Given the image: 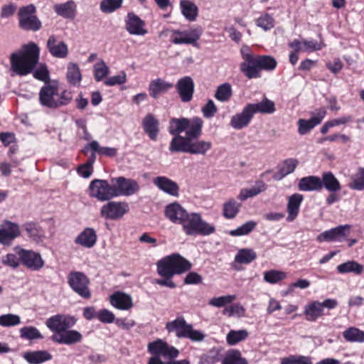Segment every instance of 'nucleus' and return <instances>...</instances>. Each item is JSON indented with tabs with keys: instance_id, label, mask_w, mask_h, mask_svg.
<instances>
[{
	"instance_id": "nucleus-62",
	"label": "nucleus",
	"mask_w": 364,
	"mask_h": 364,
	"mask_svg": "<svg viewBox=\"0 0 364 364\" xmlns=\"http://www.w3.org/2000/svg\"><path fill=\"white\" fill-rule=\"evenodd\" d=\"M127 81V75L124 71L120 72L117 75L112 76L105 81L107 86H114L116 85H122Z\"/></svg>"
},
{
	"instance_id": "nucleus-8",
	"label": "nucleus",
	"mask_w": 364,
	"mask_h": 364,
	"mask_svg": "<svg viewBox=\"0 0 364 364\" xmlns=\"http://www.w3.org/2000/svg\"><path fill=\"white\" fill-rule=\"evenodd\" d=\"M90 196L100 201H107L115 197L112 183L106 180L95 179L90 186Z\"/></svg>"
},
{
	"instance_id": "nucleus-5",
	"label": "nucleus",
	"mask_w": 364,
	"mask_h": 364,
	"mask_svg": "<svg viewBox=\"0 0 364 364\" xmlns=\"http://www.w3.org/2000/svg\"><path fill=\"white\" fill-rule=\"evenodd\" d=\"M181 226L187 235L207 236L215 232V227L204 220L201 215L198 213H188Z\"/></svg>"
},
{
	"instance_id": "nucleus-23",
	"label": "nucleus",
	"mask_w": 364,
	"mask_h": 364,
	"mask_svg": "<svg viewBox=\"0 0 364 364\" xmlns=\"http://www.w3.org/2000/svg\"><path fill=\"white\" fill-rule=\"evenodd\" d=\"M154 185L159 190L173 196H178L179 187L178 184L166 176H157L153 179Z\"/></svg>"
},
{
	"instance_id": "nucleus-53",
	"label": "nucleus",
	"mask_w": 364,
	"mask_h": 364,
	"mask_svg": "<svg viewBox=\"0 0 364 364\" xmlns=\"http://www.w3.org/2000/svg\"><path fill=\"white\" fill-rule=\"evenodd\" d=\"M287 278V273L279 270H269L264 272V280L269 284H276Z\"/></svg>"
},
{
	"instance_id": "nucleus-11",
	"label": "nucleus",
	"mask_w": 364,
	"mask_h": 364,
	"mask_svg": "<svg viewBox=\"0 0 364 364\" xmlns=\"http://www.w3.org/2000/svg\"><path fill=\"white\" fill-rule=\"evenodd\" d=\"M76 322L74 317L65 315V314H56L51 316L46 321V326L54 332L55 335H59L73 327Z\"/></svg>"
},
{
	"instance_id": "nucleus-57",
	"label": "nucleus",
	"mask_w": 364,
	"mask_h": 364,
	"mask_svg": "<svg viewBox=\"0 0 364 364\" xmlns=\"http://www.w3.org/2000/svg\"><path fill=\"white\" fill-rule=\"evenodd\" d=\"M256 25L264 31H269L274 26V20L268 14H263L256 20Z\"/></svg>"
},
{
	"instance_id": "nucleus-35",
	"label": "nucleus",
	"mask_w": 364,
	"mask_h": 364,
	"mask_svg": "<svg viewBox=\"0 0 364 364\" xmlns=\"http://www.w3.org/2000/svg\"><path fill=\"white\" fill-rule=\"evenodd\" d=\"M180 9L185 18L195 21L198 16V9L196 4L189 0H181Z\"/></svg>"
},
{
	"instance_id": "nucleus-12",
	"label": "nucleus",
	"mask_w": 364,
	"mask_h": 364,
	"mask_svg": "<svg viewBox=\"0 0 364 364\" xmlns=\"http://www.w3.org/2000/svg\"><path fill=\"white\" fill-rule=\"evenodd\" d=\"M128 211L127 203L111 201L101 208L100 215L105 219L115 220L122 218Z\"/></svg>"
},
{
	"instance_id": "nucleus-47",
	"label": "nucleus",
	"mask_w": 364,
	"mask_h": 364,
	"mask_svg": "<svg viewBox=\"0 0 364 364\" xmlns=\"http://www.w3.org/2000/svg\"><path fill=\"white\" fill-rule=\"evenodd\" d=\"M343 338L348 342H364V331L354 327H350L343 333Z\"/></svg>"
},
{
	"instance_id": "nucleus-29",
	"label": "nucleus",
	"mask_w": 364,
	"mask_h": 364,
	"mask_svg": "<svg viewBox=\"0 0 364 364\" xmlns=\"http://www.w3.org/2000/svg\"><path fill=\"white\" fill-rule=\"evenodd\" d=\"M171 134L174 135V137L170 142L169 150L171 152L188 153L191 139L181 136L180 134Z\"/></svg>"
},
{
	"instance_id": "nucleus-61",
	"label": "nucleus",
	"mask_w": 364,
	"mask_h": 364,
	"mask_svg": "<svg viewBox=\"0 0 364 364\" xmlns=\"http://www.w3.org/2000/svg\"><path fill=\"white\" fill-rule=\"evenodd\" d=\"M183 338H188L192 341H202L205 338V335L200 331L194 330L192 325L188 324Z\"/></svg>"
},
{
	"instance_id": "nucleus-16",
	"label": "nucleus",
	"mask_w": 364,
	"mask_h": 364,
	"mask_svg": "<svg viewBox=\"0 0 364 364\" xmlns=\"http://www.w3.org/2000/svg\"><path fill=\"white\" fill-rule=\"evenodd\" d=\"M18 255L23 265L33 271H38L44 266V261L38 252L21 250Z\"/></svg>"
},
{
	"instance_id": "nucleus-32",
	"label": "nucleus",
	"mask_w": 364,
	"mask_h": 364,
	"mask_svg": "<svg viewBox=\"0 0 364 364\" xmlns=\"http://www.w3.org/2000/svg\"><path fill=\"white\" fill-rule=\"evenodd\" d=\"M188 325V323H186L185 319L180 317L173 321L167 322L166 324V329L169 333H174L176 337L181 338H183L185 336Z\"/></svg>"
},
{
	"instance_id": "nucleus-39",
	"label": "nucleus",
	"mask_w": 364,
	"mask_h": 364,
	"mask_svg": "<svg viewBox=\"0 0 364 364\" xmlns=\"http://www.w3.org/2000/svg\"><path fill=\"white\" fill-rule=\"evenodd\" d=\"M212 143L208 141L196 140L190 141L188 153L205 156L211 149Z\"/></svg>"
},
{
	"instance_id": "nucleus-15",
	"label": "nucleus",
	"mask_w": 364,
	"mask_h": 364,
	"mask_svg": "<svg viewBox=\"0 0 364 364\" xmlns=\"http://www.w3.org/2000/svg\"><path fill=\"white\" fill-rule=\"evenodd\" d=\"M242 58L247 63H253L256 64L259 68L261 70H274L277 65V60L275 58L270 55H258L255 56L251 54L250 52L245 50H242Z\"/></svg>"
},
{
	"instance_id": "nucleus-30",
	"label": "nucleus",
	"mask_w": 364,
	"mask_h": 364,
	"mask_svg": "<svg viewBox=\"0 0 364 364\" xmlns=\"http://www.w3.org/2000/svg\"><path fill=\"white\" fill-rule=\"evenodd\" d=\"M298 188L301 191H319L322 188V181L317 176L304 177L299 180Z\"/></svg>"
},
{
	"instance_id": "nucleus-48",
	"label": "nucleus",
	"mask_w": 364,
	"mask_h": 364,
	"mask_svg": "<svg viewBox=\"0 0 364 364\" xmlns=\"http://www.w3.org/2000/svg\"><path fill=\"white\" fill-rule=\"evenodd\" d=\"M248 336V332L245 329L235 331L231 330L226 337L227 343L230 346H234L239 342L245 340Z\"/></svg>"
},
{
	"instance_id": "nucleus-14",
	"label": "nucleus",
	"mask_w": 364,
	"mask_h": 364,
	"mask_svg": "<svg viewBox=\"0 0 364 364\" xmlns=\"http://www.w3.org/2000/svg\"><path fill=\"white\" fill-rule=\"evenodd\" d=\"M145 26V21L135 14L132 12L127 14L125 19V28L130 35L145 36L148 33Z\"/></svg>"
},
{
	"instance_id": "nucleus-13",
	"label": "nucleus",
	"mask_w": 364,
	"mask_h": 364,
	"mask_svg": "<svg viewBox=\"0 0 364 364\" xmlns=\"http://www.w3.org/2000/svg\"><path fill=\"white\" fill-rule=\"evenodd\" d=\"M147 348L149 352L154 355L152 358H160V356H163L165 358L173 359L176 358L179 353L176 348L168 346L161 339L149 343Z\"/></svg>"
},
{
	"instance_id": "nucleus-37",
	"label": "nucleus",
	"mask_w": 364,
	"mask_h": 364,
	"mask_svg": "<svg viewBox=\"0 0 364 364\" xmlns=\"http://www.w3.org/2000/svg\"><path fill=\"white\" fill-rule=\"evenodd\" d=\"M23 358L30 364H40L50 360L52 355L46 350H36L25 353Z\"/></svg>"
},
{
	"instance_id": "nucleus-54",
	"label": "nucleus",
	"mask_w": 364,
	"mask_h": 364,
	"mask_svg": "<svg viewBox=\"0 0 364 364\" xmlns=\"http://www.w3.org/2000/svg\"><path fill=\"white\" fill-rule=\"evenodd\" d=\"M240 69L248 78H255L259 76L260 69L253 63H247L245 60L241 63Z\"/></svg>"
},
{
	"instance_id": "nucleus-51",
	"label": "nucleus",
	"mask_w": 364,
	"mask_h": 364,
	"mask_svg": "<svg viewBox=\"0 0 364 364\" xmlns=\"http://www.w3.org/2000/svg\"><path fill=\"white\" fill-rule=\"evenodd\" d=\"M257 225V222L250 220L237 228L230 230L229 234L233 237L246 235L250 233L256 228Z\"/></svg>"
},
{
	"instance_id": "nucleus-59",
	"label": "nucleus",
	"mask_w": 364,
	"mask_h": 364,
	"mask_svg": "<svg viewBox=\"0 0 364 364\" xmlns=\"http://www.w3.org/2000/svg\"><path fill=\"white\" fill-rule=\"evenodd\" d=\"M236 299L235 295H225L215 297L209 301V304L213 306L220 308L227 304H231Z\"/></svg>"
},
{
	"instance_id": "nucleus-52",
	"label": "nucleus",
	"mask_w": 364,
	"mask_h": 364,
	"mask_svg": "<svg viewBox=\"0 0 364 364\" xmlns=\"http://www.w3.org/2000/svg\"><path fill=\"white\" fill-rule=\"evenodd\" d=\"M232 87L229 83H223L217 87L215 97L220 102H227L232 96Z\"/></svg>"
},
{
	"instance_id": "nucleus-38",
	"label": "nucleus",
	"mask_w": 364,
	"mask_h": 364,
	"mask_svg": "<svg viewBox=\"0 0 364 364\" xmlns=\"http://www.w3.org/2000/svg\"><path fill=\"white\" fill-rule=\"evenodd\" d=\"M304 314L307 321H315L323 314V311L320 302L316 301L306 305Z\"/></svg>"
},
{
	"instance_id": "nucleus-33",
	"label": "nucleus",
	"mask_w": 364,
	"mask_h": 364,
	"mask_svg": "<svg viewBox=\"0 0 364 364\" xmlns=\"http://www.w3.org/2000/svg\"><path fill=\"white\" fill-rule=\"evenodd\" d=\"M326 112L323 111L322 113H319L317 116H315L310 119H300L298 121V132L301 135H304L309 132L314 127L321 123Z\"/></svg>"
},
{
	"instance_id": "nucleus-40",
	"label": "nucleus",
	"mask_w": 364,
	"mask_h": 364,
	"mask_svg": "<svg viewBox=\"0 0 364 364\" xmlns=\"http://www.w3.org/2000/svg\"><path fill=\"white\" fill-rule=\"evenodd\" d=\"M297 164L298 161L296 159H289L285 160L282 164L279 171L274 174L273 178L275 181L282 180L287 175L294 172Z\"/></svg>"
},
{
	"instance_id": "nucleus-42",
	"label": "nucleus",
	"mask_w": 364,
	"mask_h": 364,
	"mask_svg": "<svg viewBox=\"0 0 364 364\" xmlns=\"http://www.w3.org/2000/svg\"><path fill=\"white\" fill-rule=\"evenodd\" d=\"M67 70L66 79L68 83L73 86H79L82 80V75L78 65L76 63H70L68 65Z\"/></svg>"
},
{
	"instance_id": "nucleus-17",
	"label": "nucleus",
	"mask_w": 364,
	"mask_h": 364,
	"mask_svg": "<svg viewBox=\"0 0 364 364\" xmlns=\"http://www.w3.org/2000/svg\"><path fill=\"white\" fill-rule=\"evenodd\" d=\"M20 234L21 231L18 224L6 220L0 227V243L9 246Z\"/></svg>"
},
{
	"instance_id": "nucleus-3",
	"label": "nucleus",
	"mask_w": 364,
	"mask_h": 364,
	"mask_svg": "<svg viewBox=\"0 0 364 364\" xmlns=\"http://www.w3.org/2000/svg\"><path fill=\"white\" fill-rule=\"evenodd\" d=\"M191 268V262L178 254L167 256L157 262V272L164 277L171 278L174 274H182Z\"/></svg>"
},
{
	"instance_id": "nucleus-45",
	"label": "nucleus",
	"mask_w": 364,
	"mask_h": 364,
	"mask_svg": "<svg viewBox=\"0 0 364 364\" xmlns=\"http://www.w3.org/2000/svg\"><path fill=\"white\" fill-rule=\"evenodd\" d=\"M257 258L256 252L250 248L240 249L235 257V262L240 264H250Z\"/></svg>"
},
{
	"instance_id": "nucleus-25",
	"label": "nucleus",
	"mask_w": 364,
	"mask_h": 364,
	"mask_svg": "<svg viewBox=\"0 0 364 364\" xmlns=\"http://www.w3.org/2000/svg\"><path fill=\"white\" fill-rule=\"evenodd\" d=\"M252 117L253 114L247 105L240 113L232 117L230 124L235 129H241L249 124Z\"/></svg>"
},
{
	"instance_id": "nucleus-1",
	"label": "nucleus",
	"mask_w": 364,
	"mask_h": 364,
	"mask_svg": "<svg viewBox=\"0 0 364 364\" xmlns=\"http://www.w3.org/2000/svg\"><path fill=\"white\" fill-rule=\"evenodd\" d=\"M40 50L38 46L31 42L11 54L10 72L11 76H26L33 73V77L41 81L48 83L50 80L49 71L45 65L36 68L39 60Z\"/></svg>"
},
{
	"instance_id": "nucleus-58",
	"label": "nucleus",
	"mask_w": 364,
	"mask_h": 364,
	"mask_svg": "<svg viewBox=\"0 0 364 364\" xmlns=\"http://www.w3.org/2000/svg\"><path fill=\"white\" fill-rule=\"evenodd\" d=\"M21 323L19 316L7 314L0 316V326L4 327H11L18 325Z\"/></svg>"
},
{
	"instance_id": "nucleus-7",
	"label": "nucleus",
	"mask_w": 364,
	"mask_h": 364,
	"mask_svg": "<svg viewBox=\"0 0 364 364\" xmlns=\"http://www.w3.org/2000/svg\"><path fill=\"white\" fill-rule=\"evenodd\" d=\"M68 283L73 291L82 298H90V280L84 273L76 271L70 272L68 276Z\"/></svg>"
},
{
	"instance_id": "nucleus-21",
	"label": "nucleus",
	"mask_w": 364,
	"mask_h": 364,
	"mask_svg": "<svg viewBox=\"0 0 364 364\" xmlns=\"http://www.w3.org/2000/svg\"><path fill=\"white\" fill-rule=\"evenodd\" d=\"M46 46L50 55L55 58H64L68 55V46L63 41H58L54 35L49 36Z\"/></svg>"
},
{
	"instance_id": "nucleus-20",
	"label": "nucleus",
	"mask_w": 364,
	"mask_h": 364,
	"mask_svg": "<svg viewBox=\"0 0 364 364\" xmlns=\"http://www.w3.org/2000/svg\"><path fill=\"white\" fill-rule=\"evenodd\" d=\"M188 213L187 210L177 202L170 203L165 208L166 217L175 224L182 225Z\"/></svg>"
},
{
	"instance_id": "nucleus-9",
	"label": "nucleus",
	"mask_w": 364,
	"mask_h": 364,
	"mask_svg": "<svg viewBox=\"0 0 364 364\" xmlns=\"http://www.w3.org/2000/svg\"><path fill=\"white\" fill-rule=\"evenodd\" d=\"M111 182L114 186L115 197L132 196L137 193L140 189L139 183L132 178L119 176L112 178Z\"/></svg>"
},
{
	"instance_id": "nucleus-55",
	"label": "nucleus",
	"mask_w": 364,
	"mask_h": 364,
	"mask_svg": "<svg viewBox=\"0 0 364 364\" xmlns=\"http://www.w3.org/2000/svg\"><path fill=\"white\" fill-rule=\"evenodd\" d=\"M20 336L23 339L37 340L43 338L41 332L34 326H25L19 330Z\"/></svg>"
},
{
	"instance_id": "nucleus-26",
	"label": "nucleus",
	"mask_w": 364,
	"mask_h": 364,
	"mask_svg": "<svg viewBox=\"0 0 364 364\" xmlns=\"http://www.w3.org/2000/svg\"><path fill=\"white\" fill-rule=\"evenodd\" d=\"M303 199V196L299 193H294L288 198L287 205L288 215L286 218L287 222H293L297 218Z\"/></svg>"
},
{
	"instance_id": "nucleus-4",
	"label": "nucleus",
	"mask_w": 364,
	"mask_h": 364,
	"mask_svg": "<svg viewBox=\"0 0 364 364\" xmlns=\"http://www.w3.org/2000/svg\"><path fill=\"white\" fill-rule=\"evenodd\" d=\"M203 121L201 118L195 117L193 118H173L169 124L170 134H181L186 132V136L191 140L198 139L202 133Z\"/></svg>"
},
{
	"instance_id": "nucleus-63",
	"label": "nucleus",
	"mask_w": 364,
	"mask_h": 364,
	"mask_svg": "<svg viewBox=\"0 0 364 364\" xmlns=\"http://www.w3.org/2000/svg\"><path fill=\"white\" fill-rule=\"evenodd\" d=\"M350 188L355 190H364V168H359L356 178L350 184Z\"/></svg>"
},
{
	"instance_id": "nucleus-19",
	"label": "nucleus",
	"mask_w": 364,
	"mask_h": 364,
	"mask_svg": "<svg viewBox=\"0 0 364 364\" xmlns=\"http://www.w3.org/2000/svg\"><path fill=\"white\" fill-rule=\"evenodd\" d=\"M176 88L182 102H188L192 100L194 82L191 77L185 76L180 78L176 84Z\"/></svg>"
},
{
	"instance_id": "nucleus-18",
	"label": "nucleus",
	"mask_w": 364,
	"mask_h": 364,
	"mask_svg": "<svg viewBox=\"0 0 364 364\" xmlns=\"http://www.w3.org/2000/svg\"><path fill=\"white\" fill-rule=\"evenodd\" d=\"M172 42L174 44H193L195 45L202 34V29L200 27L191 28L188 31L176 30Z\"/></svg>"
},
{
	"instance_id": "nucleus-6",
	"label": "nucleus",
	"mask_w": 364,
	"mask_h": 364,
	"mask_svg": "<svg viewBox=\"0 0 364 364\" xmlns=\"http://www.w3.org/2000/svg\"><path fill=\"white\" fill-rule=\"evenodd\" d=\"M18 26L23 31L36 32L42 28V23L36 16V7L28 4L18 11Z\"/></svg>"
},
{
	"instance_id": "nucleus-28",
	"label": "nucleus",
	"mask_w": 364,
	"mask_h": 364,
	"mask_svg": "<svg viewBox=\"0 0 364 364\" xmlns=\"http://www.w3.org/2000/svg\"><path fill=\"white\" fill-rule=\"evenodd\" d=\"M144 132L148 134L151 140H156L159 129V121L151 114H147L142 121Z\"/></svg>"
},
{
	"instance_id": "nucleus-56",
	"label": "nucleus",
	"mask_w": 364,
	"mask_h": 364,
	"mask_svg": "<svg viewBox=\"0 0 364 364\" xmlns=\"http://www.w3.org/2000/svg\"><path fill=\"white\" fill-rule=\"evenodd\" d=\"M281 364H313V362L309 356L294 355L283 358Z\"/></svg>"
},
{
	"instance_id": "nucleus-43",
	"label": "nucleus",
	"mask_w": 364,
	"mask_h": 364,
	"mask_svg": "<svg viewBox=\"0 0 364 364\" xmlns=\"http://www.w3.org/2000/svg\"><path fill=\"white\" fill-rule=\"evenodd\" d=\"M322 187L331 192H337L341 190V186L338 180L331 172H326L322 175Z\"/></svg>"
},
{
	"instance_id": "nucleus-36",
	"label": "nucleus",
	"mask_w": 364,
	"mask_h": 364,
	"mask_svg": "<svg viewBox=\"0 0 364 364\" xmlns=\"http://www.w3.org/2000/svg\"><path fill=\"white\" fill-rule=\"evenodd\" d=\"M55 12L65 18H73L75 16L76 6L73 1H68L63 4H57L53 6Z\"/></svg>"
},
{
	"instance_id": "nucleus-31",
	"label": "nucleus",
	"mask_w": 364,
	"mask_h": 364,
	"mask_svg": "<svg viewBox=\"0 0 364 364\" xmlns=\"http://www.w3.org/2000/svg\"><path fill=\"white\" fill-rule=\"evenodd\" d=\"M82 335L77 331L65 330L59 335H54L53 340L58 343L70 345L80 341Z\"/></svg>"
},
{
	"instance_id": "nucleus-27",
	"label": "nucleus",
	"mask_w": 364,
	"mask_h": 364,
	"mask_svg": "<svg viewBox=\"0 0 364 364\" xmlns=\"http://www.w3.org/2000/svg\"><path fill=\"white\" fill-rule=\"evenodd\" d=\"M96 231L92 228H85L75 239V242L85 248L93 247L97 242Z\"/></svg>"
},
{
	"instance_id": "nucleus-41",
	"label": "nucleus",
	"mask_w": 364,
	"mask_h": 364,
	"mask_svg": "<svg viewBox=\"0 0 364 364\" xmlns=\"http://www.w3.org/2000/svg\"><path fill=\"white\" fill-rule=\"evenodd\" d=\"M241 204L234 198H230L223 205V215L227 219H233L240 211Z\"/></svg>"
},
{
	"instance_id": "nucleus-50",
	"label": "nucleus",
	"mask_w": 364,
	"mask_h": 364,
	"mask_svg": "<svg viewBox=\"0 0 364 364\" xmlns=\"http://www.w3.org/2000/svg\"><path fill=\"white\" fill-rule=\"evenodd\" d=\"M123 0H102L100 4V9L104 14H111L120 9Z\"/></svg>"
},
{
	"instance_id": "nucleus-10",
	"label": "nucleus",
	"mask_w": 364,
	"mask_h": 364,
	"mask_svg": "<svg viewBox=\"0 0 364 364\" xmlns=\"http://www.w3.org/2000/svg\"><path fill=\"white\" fill-rule=\"evenodd\" d=\"M351 225H343L326 230L316 237V240L320 242H342L348 240V236L350 234Z\"/></svg>"
},
{
	"instance_id": "nucleus-60",
	"label": "nucleus",
	"mask_w": 364,
	"mask_h": 364,
	"mask_svg": "<svg viewBox=\"0 0 364 364\" xmlns=\"http://www.w3.org/2000/svg\"><path fill=\"white\" fill-rule=\"evenodd\" d=\"M95 77L97 81L102 80L109 73V68L104 60H100L94 66Z\"/></svg>"
},
{
	"instance_id": "nucleus-24",
	"label": "nucleus",
	"mask_w": 364,
	"mask_h": 364,
	"mask_svg": "<svg viewBox=\"0 0 364 364\" xmlns=\"http://www.w3.org/2000/svg\"><path fill=\"white\" fill-rule=\"evenodd\" d=\"M173 87L172 83L166 82L162 78H156L150 82L148 91L152 98L158 99L161 95L167 92Z\"/></svg>"
},
{
	"instance_id": "nucleus-34",
	"label": "nucleus",
	"mask_w": 364,
	"mask_h": 364,
	"mask_svg": "<svg viewBox=\"0 0 364 364\" xmlns=\"http://www.w3.org/2000/svg\"><path fill=\"white\" fill-rule=\"evenodd\" d=\"M253 115L255 113L272 114L276 111L274 102L267 97L261 102L253 104H248Z\"/></svg>"
},
{
	"instance_id": "nucleus-2",
	"label": "nucleus",
	"mask_w": 364,
	"mask_h": 364,
	"mask_svg": "<svg viewBox=\"0 0 364 364\" xmlns=\"http://www.w3.org/2000/svg\"><path fill=\"white\" fill-rule=\"evenodd\" d=\"M73 99L71 92L64 90L59 93L55 84H46L39 92L40 103L46 107L56 109L68 105Z\"/></svg>"
},
{
	"instance_id": "nucleus-64",
	"label": "nucleus",
	"mask_w": 364,
	"mask_h": 364,
	"mask_svg": "<svg viewBox=\"0 0 364 364\" xmlns=\"http://www.w3.org/2000/svg\"><path fill=\"white\" fill-rule=\"evenodd\" d=\"M218 108L212 100H208L202 107V113L205 118L213 117L217 112Z\"/></svg>"
},
{
	"instance_id": "nucleus-44",
	"label": "nucleus",
	"mask_w": 364,
	"mask_h": 364,
	"mask_svg": "<svg viewBox=\"0 0 364 364\" xmlns=\"http://www.w3.org/2000/svg\"><path fill=\"white\" fill-rule=\"evenodd\" d=\"M337 270L340 274L354 273L360 274L363 271V267L355 261L350 260L339 264Z\"/></svg>"
},
{
	"instance_id": "nucleus-22",
	"label": "nucleus",
	"mask_w": 364,
	"mask_h": 364,
	"mask_svg": "<svg viewBox=\"0 0 364 364\" xmlns=\"http://www.w3.org/2000/svg\"><path fill=\"white\" fill-rule=\"evenodd\" d=\"M109 301L114 308L127 311L131 309L134 304L132 296L122 291H116L109 296Z\"/></svg>"
},
{
	"instance_id": "nucleus-49",
	"label": "nucleus",
	"mask_w": 364,
	"mask_h": 364,
	"mask_svg": "<svg viewBox=\"0 0 364 364\" xmlns=\"http://www.w3.org/2000/svg\"><path fill=\"white\" fill-rule=\"evenodd\" d=\"M28 237L36 242H42L43 237L40 227L35 223H26L23 225Z\"/></svg>"
},
{
	"instance_id": "nucleus-46",
	"label": "nucleus",
	"mask_w": 364,
	"mask_h": 364,
	"mask_svg": "<svg viewBox=\"0 0 364 364\" xmlns=\"http://www.w3.org/2000/svg\"><path fill=\"white\" fill-rule=\"evenodd\" d=\"M222 364H248V361L242 357L241 353L238 350H231L227 353Z\"/></svg>"
}]
</instances>
